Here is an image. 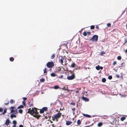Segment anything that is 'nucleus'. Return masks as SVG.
Segmentation results:
<instances>
[{
    "label": "nucleus",
    "mask_w": 127,
    "mask_h": 127,
    "mask_svg": "<svg viewBox=\"0 0 127 127\" xmlns=\"http://www.w3.org/2000/svg\"><path fill=\"white\" fill-rule=\"evenodd\" d=\"M83 34L84 36H86L87 35V32H84L83 33Z\"/></svg>",
    "instance_id": "473e14b6"
},
{
    "label": "nucleus",
    "mask_w": 127,
    "mask_h": 127,
    "mask_svg": "<svg viewBox=\"0 0 127 127\" xmlns=\"http://www.w3.org/2000/svg\"><path fill=\"white\" fill-rule=\"evenodd\" d=\"M112 76L111 75H109L108 77V79H109L111 80L112 78Z\"/></svg>",
    "instance_id": "e433bc0d"
},
{
    "label": "nucleus",
    "mask_w": 127,
    "mask_h": 127,
    "mask_svg": "<svg viewBox=\"0 0 127 127\" xmlns=\"http://www.w3.org/2000/svg\"><path fill=\"white\" fill-rule=\"evenodd\" d=\"M19 127H24L22 125H20L19 126Z\"/></svg>",
    "instance_id": "6e6d98bb"
},
{
    "label": "nucleus",
    "mask_w": 127,
    "mask_h": 127,
    "mask_svg": "<svg viewBox=\"0 0 127 127\" xmlns=\"http://www.w3.org/2000/svg\"><path fill=\"white\" fill-rule=\"evenodd\" d=\"M34 109H36V108H32L31 110V108H30L28 109V113L30 114L31 115H33V114L35 113V111Z\"/></svg>",
    "instance_id": "f03ea898"
},
{
    "label": "nucleus",
    "mask_w": 127,
    "mask_h": 127,
    "mask_svg": "<svg viewBox=\"0 0 127 127\" xmlns=\"http://www.w3.org/2000/svg\"><path fill=\"white\" fill-rule=\"evenodd\" d=\"M75 77V75L74 73H73L72 74L71 76H69L67 77V79L68 80H72L74 79Z\"/></svg>",
    "instance_id": "423d86ee"
},
{
    "label": "nucleus",
    "mask_w": 127,
    "mask_h": 127,
    "mask_svg": "<svg viewBox=\"0 0 127 127\" xmlns=\"http://www.w3.org/2000/svg\"><path fill=\"white\" fill-rule=\"evenodd\" d=\"M64 59V58L63 57H61V58L60 59L59 58V62L62 64H63V60Z\"/></svg>",
    "instance_id": "1a4fd4ad"
},
{
    "label": "nucleus",
    "mask_w": 127,
    "mask_h": 127,
    "mask_svg": "<svg viewBox=\"0 0 127 127\" xmlns=\"http://www.w3.org/2000/svg\"><path fill=\"white\" fill-rule=\"evenodd\" d=\"M81 122V121L80 120H77V124L78 125H80Z\"/></svg>",
    "instance_id": "ddd939ff"
},
{
    "label": "nucleus",
    "mask_w": 127,
    "mask_h": 127,
    "mask_svg": "<svg viewBox=\"0 0 127 127\" xmlns=\"http://www.w3.org/2000/svg\"><path fill=\"white\" fill-rule=\"evenodd\" d=\"M10 123V121L9 119H7L5 123V124L7 126Z\"/></svg>",
    "instance_id": "9d476101"
},
{
    "label": "nucleus",
    "mask_w": 127,
    "mask_h": 127,
    "mask_svg": "<svg viewBox=\"0 0 127 127\" xmlns=\"http://www.w3.org/2000/svg\"><path fill=\"white\" fill-rule=\"evenodd\" d=\"M98 36L97 35H94L90 39V40L94 42H96L97 41Z\"/></svg>",
    "instance_id": "7ed1b4c3"
},
{
    "label": "nucleus",
    "mask_w": 127,
    "mask_h": 127,
    "mask_svg": "<svg viewBox=\"0 0 127 127\" xmlns=\"http://www.w3.org/2000/svg\"><path fill=\"white\" fill-rule=\"evenodd\" d=\"M102 81L103 83L105 82L106 81V79L105 78H103L102 79Z\"/></svg>",
    "instance_id": "7c9ffc66"
},
{
    "label": "nucleus",
    "mask_w": 127,
    "mask_h": 127,
    "mask_svg": "<svg viewBox=\"0 0 127 127\" xmlns=\"http://www.w3.org/2000/svg\"><path fill=\"white\" fill-rule=\"evenodd\" d=\"M16 125H14L12 127H16Z\"/></svg>",
    "instance_id": "774afa93"
},
{
    "label": "nucleus",
    "mask_w": 127,
    "mask_h": 127,
    "mask_svg": "<svg viewBox=\"0 0 127 127\" xmlns=\"http://www.w3.org/2000/svg\"><path fill=\"white\" fill-rule=\"evenodd\" d=\"M51 76L53 77L55 76H56V75L55 73H52L51 74Z\"/></svg>",
    "instance_id": "b1692460"
},
{
    "label": "nucleus",
    "mask_w": 127,
    "mask_h": 127,
    "mask_svg": "<svg viewBox=\"0 0 127 127\" xmlns=\"http://www.w3.org/2000/svg\"><path fill=\"white\" fill-rule=\"evenodd\" d=\"M75 64L74 63H73L71 65V66L72 67H75Z\"/></svg>",
    "instance_id": "a211bd4d"
},
{
    "label": "nucleus",
    "mask_w": 127,
    "mask_h": 127,
    "mask_svg": "<svg viewBox=\"0 0 127 127\" xmlns=\"http://www.w3.org/2000/svg\"><path fill=\"white\" fill-rule=\"evenodd\" d=\"M100 69H103V67L102 66H99Z\"/></svg>",
    "instance_id": "bf43d9fd"
},
{
    "label": "nucleus",
    "mask_w": 127,
    "mask_h": 127,
    "mask_svg": "<svg viewBox=\"0 0 127 127\" xmlns=\"http://www.w3.org/2000/svg\"><path fill=\"white\" fill-rule=\"evenodd\" d=\"M63 77V75H61L60 77H59V78H62Z\"/></svg>",
    "instance_id": "13d9d810"
},
{
    "label": "nucleus",
    "mask_w": 127,
    "mask_h": 127,
    "mask_svg": "<svg viewBox=\"0 0 127 127\" xmlns=\"http://www.w3.org/2000/svg\"><path fill=\"white\" fill-rule=\"evenodd\" d=\"M122 58L121 56H119L117 57V59L118 60H120Z\"/></svg>",
    "instance_id": "c756f323"
},
{
    "label": "nucleus",
    "mask_w": 127,
    "mask_h": 127,
    "mask_svg": "<svg viewBox=\"0 0 127 127\" xmlns=\"http://www.w3.org/2000/svg\"><path fill=\"white\" fill-rule=\"evenodd\" d=\"M46 72V68H45L44 69V73H45Z\"/></svg>",
    "instance_id": "4c0bfd02"
},
{
    "label": "nucleus",
    "mask_w": 127,
    "mask_h": 127,
    "mask_svg": "<svg viewBox=\"0 0 127 127\" xmlns=\"http://www.w3.org/2000/svg\"><path fill=\"white\" fill-rule=\"evenodd\" d=\"M22 103L25 106L26 105V104L25 103V101H23L22 102Z\"/></svg>",
    "instance_id": "de8ad7c7"
},
{
    "label": "nucleus",
    "mask_w": 127,
    "mask_h": 127,
    "mask_svg": "<svg viewBox=\"0 0 127 127\" xmlns=\"http://www.w3.org/2000/svg\"><path fill=\"white\" fill-rule=\"evenodd\" d=\"M15 102V101L13 99H12L10 101V103L11 104L13 103H14Z\"/></svg>",
    "instance_id": "4be33fe9"
},
{
    "label": "nucleus",
    "mask_w": 127,
    "mask_h": 127,
    "mask_svg": "<svg viewBox=\"0 0 127 127\" xmlns=\"http://www.w3.org/2000/svg\"><path fill=\"white\" fill-rule=\"evenodd\" d=\"M62 67H58L56 71L58 73H60V72L62 69Z\"/></svg>",
    "instance_id": "0eeeda50"
},
{
    "label": "nucleus",
    "mask_w": 127,
    "mask_h": 127,
    "mask_svg": "<svg viewBox=\"0 0 127 127\" xmlns=\"http://www.w3.org/2000/svg\"><path fill=\"white\" fill-rule=\"evenodd\" d=\"M54 65V64L52 62H49L46 64L47 66L50 68H52Z\"/></svg>",
    "instance_id": "39448f33"
},
{
    "label": "nucleus",
    "mask_w": 127,
    "mask_h": 127,
    "mask_svg": "<svg viewBox=\"0 0 127 127\" xmlns=\"http://www.w3.org/2000/svg\"><path fill=\"white\" fill-rule=\"evenodd\" d=\"M24 107V106L22 105H20V106H19V107H17V109H20V108H23Z\"/></svg>",
    "instance_id": "aec40b11"
},
{
    "label": "nucleus",
    "mask_w": 127,
    "mask_h": 127,
    "mask_svg": "<svg viewBox=\"0 0 127 127\" xmlns=\"http://www.w3.org/2000/svg\"><path fill=\"white\" fill-rule=\"evenodd\" d=\"M72 110L73 111H75V108H74L72 109Z\"/></svg>",
    "instance_id": "5fc2aeb1"
},
{
    "label": "nucleus",
    "mask_w": 127,
    "mask_h": 127,
    "mask_svg": "<svg viewBox=\"0 0 127 127\" xmlns=\"http://www.w3.org/2000/svg\"><path fill=\"white\" fill-rule=\"evenodd\" d=\"M126 119V117H122L121 118V120L122 121H123Z\"/></svg>",
    "instance_id": "dca6fc26"
},
{
    "label": "nucleus",
    "mask_w": 127,
    "mask_h": 127,
    "mask_svg": "<svg viewBox=\"0 0 127 127\" xmlns=\"http://www.w3.org/2000/svg\"><path fill=\"white\" fill-rule=\"evenodd\" d=\"M95 28V26L94 25H92L90 27V29H94Z\"/></svg>",
    "instance_id": "2f4dec72"
},
{
    "label": "nucleus",
    "mask_w": 127,
    "mask_h": 127,
    "mask_svg": "<svg viewBox=\"0 0 127 127\" xmlns=\"http://www.w3.org/2000/svg\"><path fill=\"white\" fill-rule=\"evenodd\" d=\"M44 112V111L42 109H40V113H43Z\"/></svg>",
    "instance_id": "cd10ccee"
},
{
    "label": "nucleus",
    "mask_w": 127,
    "mask_h": 127,
    "mask_svg": "<svg viewBox=\"0 0 127 127\" xmlns=\"http://www.w3.org/2000/svg\"><path fill=\"white\" fill-rule=\"evenodd\" d=\"M95 28L96 29H99V27L98 26H96L95 27Z\"/></svg>",
    "instance_id": "e2e57ef3"
},
{
    "label": "nucleus",
    "mask_w": 127,
    "mask_h": 127,
    "mask_svg": "<svg viewBox=\"0 0 127 127\" xmlns=\"http://www.w3.org/2000/svg\"><path fill=\"white\" fill-rule=\"evenodd\" d=\"M27 99V97H23V99L24 100L23 101H25Z\"/></svg>",
    "instance_id": "c03bdc74"
},
{
    "label": "nucleus",
    "mask_w": 127,
    "mask_h": 127,
    "mask_svg": "<svg viewBox=\"0 0 127 127\" xmlns=\"http://www.w3.org/2000/svg\"><path fill=\"white\" fill-rule=\"evenodd\" d=\"M11 109V113H13L14 114H16L17 113V109H15V106H12L10 108Z\"/></svg>",
    "instance_id": "20e7f679"
},
{
    "label": "nucleus",
    "mask_w": 127,
    "mask_h": 127,
    "mask_svg": "<svg viewBox=\"0 0 127 127\" xmlns=\"http://www.w3.org/2000/svg\"><path fill=\"white\" fill-rule=\"evenodd\" d=\"M125 95H121V97H125Z\"/></svg>",
    "instance_id": "052dcab7"
},
{
    "label": "nucleus",
    "mask_w": 127,
    "mask_h": 127,
    "mask_svg": "<svg viewBox=\"0 0 127 127\" xmlns=\"http://www.w3.org/2000/svg\"><path fill=\"white\" fill-rule=\"evenodd\" d=\"M84 116L88 118H90L91 117V116L90 115H88L87 114H83Z\"/></svg>",
    "instance_id": "f3484780"
},
{
    "label": "nucleus",
    "mask_w": 127,
    "mask_h": 127,
    "mask_svg": "<svg viewBox=\"0 0 127 127\" xmlns=\"http://www.w3.org/2000/svg\"><path fill=\"white\" fill-rule=\"evenodd\" d=\"M75 92L76 93H78L79 92V91L78 90L76 91H75Z\"/></svg>",
    "instance_id": "0e129e2a"
},
{
    "label": "nucleus",
    "mask_w": 127,
    "mask_h": 127,
    "mask_svg": "<svg viewBox=\"0 0 127 127\" xmlns=\"http://www.w3.org/2000/svg\"><path fill=\"white\" fill-rule=\"evenodd\" d=\"M117 64V62L116 61H114L113 63V65H115L116 64Z\"/></svg>",
    "instance_id": "58836bf2"
},
{
    "label": "nucleus",
    "mask_w": 127,
    "mask_h": 127,
    "mask_svg": "<svg viewBox=\"0 0 127 127\" xmlns=\"http://www.w3.org/2000/svg\"><path fill=\"white\" fill-rule=\"evenodd\" d=\"M72 123V122L69 121H66V124L67 126L70 125Z\"/></svg>",
    "instance_id": "9b49d317"
},
{
    "label": "nucleus",
    "mask_w": 127,
    "mask_h": 127,
    "mask_svg": "<svg viewBox=\"0 0 127 127\" xmlns=\"http://www.w3.org/2000/svg\"><path fill=\"white\" fill-rule=\"evenodd\" d=\"M82 68L81 67H78L76 69V70H78V69H81Z\"/></svg>",
    "instance_id": "37998d69"
},
{
    "label": "nucleus",
    "mask_w": 127,
    "mask_h": 127,
    "mask_svg": "<svg viewBox=\"0 0 127 127\" xmlns=\"http://www.w3.org/2000/svg\"><path fill=\"white\" fill-rule=\"evenodd\" d=\"M23 112V110L21 109H20L19 110V112L20 113L22 114Z\"/></svg>",
    "instance_id": "f704fd0d"
},
{
    "label": "nucleus",
    "mask_w": 127,
    "mask_h": 127,
    "mask_svg": "<svg viewBox=\"0 0 127 127\" xmlns=\"http://www.w3.org/2000/svg\"><path fill=\"white\" fill-rule=\"evenodd\" d=\"M96 68L97 70H99L100 69V68H99V65L96 66Z\"/></svg>",
    "instance_id": "c9c22d12"
},
{
    "label": "nucleus",
    "mask_w": 127,
    "mask_h": 127,
    "mask_svg": "<svg viewBox=\"0 0 127 127\" xmlns=\"http://www.w3.org/2000/svg\"><path fill=\"white\" fill-rule=\"evenodd\" d=\"M55 55L54 54H53L51 56V58L52 59H53L55 57Z\"/></svg>",
    "instance_id": "5701e85b"
},
{
    "label": "nucleus",
    "mask_w": 127,
    "mask_h": 127,
    "mask_svg": "<svg viewBox=\"0 0 127 127\" xmlns=\"http://www.w3.org/2000/svg\"><path fill=\"white\" fill-rule=\"evenodd\" d=\"M125 43L123 45H124L125 43H126L127 42V39H125Z\"/></svg>",
    "instance_id": "3c124183"
},
{
    "label": "nucleus",
    "mask_w": 127,
    "mask_h": 127,
    "mask_svg": "<svg viewBox=\"0 0 127 127\" xmlns=\"http://www.w3.org/2000/svg\"><path fill=\"white\" fill-rule=\"evenodd\" d=\"M107 26L108 27H110L111 26V24L110 23H108L107 24Z\"/></svg>",
    "instance_id": "ea45409f"
},
{
    "label": "nucleus",
    "mask_w": 127,
    "mask_h": 127,
    "mask_svg": "<svg viewBox=\"0 0 127 127\" xmlns=\"http://www.w3.org/2000/svg\"><path fill=\"white\" fill-rule=\"evenodd\" d=\"M3 109L1 108H0V112H2L3 111Z\"/></svg>",
    "instance_id": "a18cd8bd"
},
{
    "label": "nucleus",
    "mask_w": 127,
    "mask_h": 127,
    "mask_svg": "<svg viewBox=\"0 0 127 127\" xmlns=\"http://www.w3.org/2000/svg\"><path fill=\"white\" fill-rule=\"evenodd\" d=\"M125 53H127V49H126V50H125Z\"/></svg>",
    "instance_id": "338daca9"
},
{
    "label": "nucleus",
    "mask_w": 127,
    "mask_h": 127,
    "mask_svg": "<svg viewBox=\"0 0 127 127\" xmlns=\"http://www.w3.org/2000/svg\"><path fill=\"white\" fill-rule=\"evenodd\" d=\"M28 105L29 107H32L33 106V105L32 102L30 101Z\"/></svg>",
    "instance_id": "f8f14e48"
},
{
    "label": "nucleus",
    "mask_w": 127,
    "mask_h": 127,
    "mask_svg": "<svg viewBox=\"0 0 127 127\" xmlns=\"http://www.w3.org/2000/svg\"><path fill=\"white\" fill-rule=\"evenodd\" d=\"M42 109L44 111H44H46L48 110V108L47 107H43Z\"/></svg>",
    "instance_id": "2eb2a0df"
},
{
    "label": "nucleus",
    "mask_w": 127,
    "mask_h": 127,
    "mask_svg": "<svg viewBox=\"0 0 127 127\" xmlns=\"http://www.w3.org/2000/svg\"><path fill=\"white\" fill-rule=\"evenodd\" d=\"M45 79L44 78H42L40 80V82H45Z\"/></svg>",
    "instance_id": "bb28decb"
},
{
    "label": "nucleus",
    "mask_w": 127,
    "mask_h": 127,
    "mask_svg": "<svg viewBox=\"0 0 127 127\" xmlns=\"http://www.w3.org/2000/svg\"><path fill=\"white\" fill-rule=\"evenodd\" d=\"M37 113H36V114H35V115H33V117H36V115H37Z\"/></svg>",
    "instance_id": "09e8293b"
},
{
    "label": "nucleus",
    "mask_w": 127,
    "mask_h": 127,
    "mask_svg": "<svg viewBox=\"0 0 127 127\" xmlns=\"http://www.w3.org/2000/svg\"><path fill=\"white\" fill-rule=\"evenodd\" d=\"M35 114H36V113H37V114L38 113V112H37V109H35Z\"/></svg>",
    "instance_id": "864d4df0"
},
{
    "label": "nucleus",
    "mask_w": 127,
    "mask_h": 127,
    "mask_svg": "<svg viewBox=\"0 0 127 127\" xmlns=\"http://www.w3.org/2000/svg\"><path fill=\"white\" fill-rule=\"evenodd\" d=\"M12 123L14 124V125H16L17 124V122L16 121L14 120L13 121Z\"/></svg>",
    "instance_id": "72a5a7b5"
},
{
    "label": "nucleus",
    "mask_w": 127,
    "mask_h": 127,
    "mask_svg": "<svg viewBox=\"0 0 127 127\" xmlns=\"http://www.w3.org/2000/svg\"><path fill=\"white\" fill-rule=\"evenodd\" d=\"M10 60L11 62H13L14 60V58L12 57H11L10 58Z\"/></svg>",
    "instance_id": "c85d7f7f"
},
{
    "label": "nucleus",
    "mask_w": 127,
    "mask_h": 127,
    "mask_svg": "<svg viewBox=\"0 0 127 127\" xmlns=\"http://www.w3.org/2000/svg\"><path fill=\"white\" fill-rule=\"evenodd\" d=\"M124 64V63H122L121 64V66H123V65Z\"/></svg>",
    "instance_id": "680f3d73"
},
{
    "label": "nucleus",
    "mask_w": 127,
    "mask_h": 127,
    "mask_svg": "<svg viewBox=\"0 0 127 127\" xmlns=\"http://www.w3.org/2000/svg\"><path fill=\"white\" fill-rule=\"evenodd\" d=\"M70 104L73 105H75V103L74 102H72L70 103Z\"/></svg>",
    "instance_id": "49530a36"
},
{
    "label": "nucleus",
    "mask_w": 127,
    "mask_h": 127,
    "mask_svg": "<svg viewBox=\"0 0 127 127\" xmlns=\"http://www.w3.org/2000/svg\"><path fill=\"white\" fill-rule=\"evenodd\" d=\"M62 115V113L60 112H59L55 114L54 117H52L53 120L58 122V119L61 117Z\"/></svg>",
    "instance_id": "f257e3e1"
},
{
    "label": "nucleus",
    "mask_w": 127,
    "mask_h": 127,
    "mask_svg": "<svg viewBox=\"0 0 127 127\" xmlns=\"http://www.w3.org/2000/svg\"><path fill=\"white\" fill-rule=\"evenodd\" d=\"M49 121H50L51 123H53V122L51 120L50 121L49 120Z\"/></svg>",
    "instance_id": "69168bd1"
},
{
    "label": "nucleus",
    "mask_w": 127,
    "mask_h": 127,
    "mask_svg": "<svg viewBox=\"0 0 127 127\" xmlns=\"http://www.w3.org/2000/svg\"><path fill=\"white\" fill-rule=\"evenodd\" d=\"M9 103V102H8L7 103H5L4 104V105H7Z\"/></svg>",
    "instance_id": "603ef678"
},
{
    "label": "nucleus",
    "mask_w": 127,
    "mask_h": 127,
    "mask_svg": "<svg viewBox=\"0 0 127 127\" xmlns=\"http://www.w3.org/2000/svg\"><path fill=\"white\" fill-rule=\"evenodd\" d=\"M36 116V118H37V119H38V118L40 117V115H38L37 114Z\"/></svg>",
    "instance_id": "a19ab883"
},
{
    "label": "nucleus",
    "mask_w": 127,
    "mask_h": 127,
    "mask_svg": "<svg viewBox=\"0 0 127 127\" xmlns=\"http://www.w3.org/2000/svg\"><path fill=\"white\" fill-rule=\"evenodd\" d=\"M65 87H64L63 88H62V89L63 90H67V89H65Z\"/></svg>",
    "instance_id": "8fccbe9b"
},
{
    "label": "nucleus",
    "mask_w": 127,
    "mask_h": 127,
    "mask_svg": "<svg viewBox=\"0 0 127 127\" xmlns=\"http://www.w3.org/2000/svg\"><path fill=\"white\" fill-rule=\"evenodd\" d=\"M105 54V52H104V51H101L100 53V55H101V56H102L104 54Z\"/></svg>",
    "instance_id": "393cba45"
},
{
    "label": "nucleus",
    "mask_w": 127,
    "mask_h": 127,
    "mask_svg": "<svg viewBox=\"0 0 127 127\" xmlns=\"http://www.w3.org/2000/svg\"><path fill=\"white\" fill-rule=\"evenodd\" d=\"M87 34H88V35H90L91 34V32H87Z\"/></svg>",
    "instance_id": "79ce46f5"
},
{
    "label": "nucleus",
    "mask_w": 127,
    "mask_h": 127,
    "mask_svg": "<svg viewBox=\"0 0 127 127\" xmlns=\"http://www.w3.org/2000/svg\"><path fill=\"white\" fill-rule=\"evenodd\" d=\"M54 88L55 89H57L59 88H60L58 86L56 85L54 86Z\"/></svg>",
    "instance_id": "412c9836"
},
{
    "label": "nucleus",
    "mask_w": 127,
    "mask_h": 127,
    "mask_svg": "<svg viewBox=\"0 0 127 127\" xmlns=\"http://www.w3.org/2000/svg\"><path fill=\"white\" fill-rule=\"evenodd\" d=\"M6 112V108H5L4 109V110L3 111V112L2 113V114H5Z\"/></svg>",
    "instance_id": "a878e982"
},
{
    "label": "nucleus",
    "mask_w": 127,
    "mask_h": 127,
    "mask_svg": "<svg viewBox=\"0 0 127 127\" xmlns=\"http://www.w3.org/2000/svg\"><path fill=\"white\" fill-rule=\"evenodd\" d=\"M82 98L83 100L86 101H88L89 100V99L88 98H86L84 96H83L82 97Z\"/></svg>",
    "instance_id": "6e6552de"
},
{
    "label": "nucleus",
    "mask_w": 127,
    "mask_h": 127,
    "mask_svg": "<svg viewBox=\"0 0 127 127\" xmlns=\"http://www.w3.org/2000/svg\"><path fill=\"white\" fill-rule=\"evenodd\" d=\"M103 125L102 123L101 122L99 123L97 125V126L98 127H100L102 126Z\"/></svg>",
    "instance_id": "6ab92c4d"
},
{
    "label": "nucleus",
    "mask_w": 127,
    "mask_h": 127,
    "mask_svg": "<svg viewBox=\"0 0 127 127\" xmlns=\"http://www.w3.org/2000/svg\"><path fill=\"white\" fill-rule=\"evenodd\" d=\"M116 77L118 78H119V75H116Z\"/></svg>",
    "instance_id": "4d7b16f0"
},
{
    "label": "nucleus",
    "mask_w": 127,
    "mask_h": 127,
    "mask_svg": "<svg viewBox=\"0 0 127 127\" xmlns=\"http://www.w3.org/2000/svg\"><path fill=\"white\" fill-rule=\"evenodd\" d=\"M10 117L11 118V119H12L13 117L16 118V116L15 115L13 114H11L10 115Z\"/></svg>",
    "instance_id": "4468645a"
}]
</instances>
